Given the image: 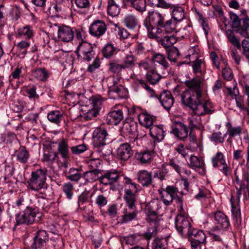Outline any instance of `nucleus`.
<instances>
[{"label": "nucleus", "instance_id": "79ce46f5", "mask_svg": "<svg viewBox=\"0 0 249 249\" xmlns=\"http://www.w3.org/2000/svg\"><path fill=\"white\" fill-rule=\"evenodd\" d=\"M212 161L214 167L220 168L221 166L226 163L224 156L221 152H218L212 159Z\"/></svg>", "mask_w": 249, "mask_h": 249}, {"label": "nucleus", "instance_id": "7c9ffc66", "mask_svg": "<svg viewBox=\"0 0 249 249\" xmlns=\"http://www.w3.org/2000/svg\"><path fill=\"white\" fill-rule=\"evenodd\" d=\"M81 171L80 169L71 168L67 173L66 178L72 181L77 182L82 177Z\"/></svg>", "mask_w": 249, "mask_h": 249}, {"label": "nucleus", "instance_id": "c85d7f7f", "mask_svg": "<svg viewBox=\"0 0 249 249\" xmlns=\"http://www.w3.org/2000/svg\"><path fill=\"white\" fill-rule=\"evenodd\" d=\"M186 86L189 88L188 90H191L197 93H202L201 89V80L200 78L193 79L191 80L186 81L185 83Z\"/></svg>", "mask_w": 249, "mask_h": 249}, {"label": "nucleus", "instance_id": "a18cd8bd", "mask_svg": "<svg viewBox=\"0 0 249 249\" xmlns=\"http://www.w3.org/2000/svg\"><path fill=\"white\" fill-rule=\"evenodd\" d=\"M190 160V163L189 166L192 169L203 168L204 166V162L201 161L196 156L192 155Z\"/></svg>", "mask_w": 249, "mask_h": 249}, {"label": "nucleus", "instance_id": "0e129e2a", "mask_svg": "<svg viewBox=\"0 0 249 249\" xmlns=\"http://www.w3.org/2000/svg\"><path fill=\"white\" fill-rule=\"evenodd\" d=\"M99 111L98 109L92 108L86 113L85 118L87 120H91L99 114Z\"/></svg>", "mask_w": 249, "mask_h": 249}, {"label": "nucleus", "instance_id": "c756f323", "mask_svg": "<svg viewBox=\"0 0 249 249\" xmlns=\"http://www.w3.org/2000/svg\"><path fill=\"white\" fill-rule=\"evenodd\" d=\"M17 160L21 163H26L30 157L29 151L25 146H21L16 154Z\"/></svg>", "mask_w": 249, "mask_h": 249}, {"label": "nucleus", "instance_id": "2eb2a0df", "mask_svg": "<svg viewBox=\"0 0 249 249\" xmlns=\"http://www.w3.org/2000/svg\"><path fill=\"white\" fill-rule=\"evenodd\" d=\"M120 177L117 172L108 171L100 176V182L105 185H112L118 181Z\"/></svg>", "mask_w": 249, "mask_h": 249}, {"label": "nucleus", "instance_id": "3c124183", "mask_svg": "<svg viewBox=\"0 0 249 249\" xmlns=\"http://www.w3.org/2000/svg\"><path fill=\"white\" fill-rule=\"evenodd\" d=\"M124 69L130 68L134 66V56L132 55H127L123 60L122 64Z\"/></svg>", "mask_w": 249, "mask_h": 249}, {"label": "nucleus", "instance_id": "cd10ccee", "mask_svg": "<svg viewBox=\"0 0 249 249\" xmlns=\"http://www.w3.org/2000/svg\"><path fill=\"white\" fill-rule=\"evenodd\" d=\"M172 11V18L173 20L181 21L185 18V13L184 8L178 5H174Z\"/></svg>", "mask_w": 249, "mask_h": 249}, {"label": "nucleus", "instance_id": "b1692460", "mask_svg": "<svg viewBox=\"0 0 249 249\" xmlns=\"http://www.w3.org/2000/svg\"><path fill=\"white\" fill-rule=\"evenodd\" d=\"M137 123L134 122H124L120 129L121 135L125 136L134 134L137 130Z\"/></svg>", "mask_w": 249, "mask_h": 249}, {"label": "nucleus", "instance_id": "4d7b16f0", "mask_svg": "<svg viewBox=\"0 0 249 249\" xmlns=\"http://www.w3.org/2000/svg\"><path fill=\"white\" fill-rule=\"evenodd\" d=\"M227 35L228 38L231 43L234 46L237 47L238 49H240L241 46L240 45V42L235 37L232 32L230 31L229 33H227Z\"/></svg>", "mask_w": 249, "mask_h": 249}, {"label": "nucleus", "instance_id": "412c9836", "mask_svg": "<svg viewBox=\"0 0 249 249\" xmlns=\"http://www.w3.org/2000/svg\"><path fill=\"white\" fill-rule=\"evenodd\" d=\"M137 179L143 186H149L152 182V174L146 170H141L137 174Z\"/></svg>", "mask_w": 249, "mask_h": 249}, {"label": "nucleus", "instance_id": "9b49d317", "mask_svg": "<svg viewBox=\"0 0 249 249\" xmlns=\"http://www.w3.org/2000/svg\"><path fill=\"white\" fill-rule=\"evenodd\" d=\"M49 236L45 230H38L34 237V242L31 246L32 249H41L48 241Z\"/></svg>", "mask_w": 249, "mask_h": 249}, {"label": "nucleus", "instance_id": "f257e3e1", "mask_svg": "<svg viewBox=\"0 0 249 249\" xmlns=\"http://www.w3.org/2000/svg\"><path fill=\"white\" fill-rule=\"evenodd\" d=\"M147 18L148 23H145V26L151 38L157 39L162 32L171 33L176 30L177 22L172 18L166 19L165 15L159 12H149Z\"/></svg>", "mask_w": 249, "mask_h": 249}, {"label": "nucleus", "instance_id": "423d86ee", "mask_svg": "<svg viewBox=\"0 0 249 249\" xmlns=\"http://www.w3.org/2000/svg\"><path fill=\"white\" fill-rule=\"evenodd\" d=\"M175 223L178 232L183 237H186L192 227L190 220L185 216L179 214L176 216Z\"/></svg>", "mask_w": 249, "mask_h": 249}, {"label": "nucleus", "instance_id": "6ab92c4d", "mask_svg": "<svg viewBox=\"0 0 249 249\" xmlns=\"http://www.w3.org/2000/svg\"><path fill=\"white\" fill-rule=\"evenodd\" d=\"M124 191V199L127 207H136L135 204L136 198L134 192H136L137 190H134L133 188H131L130 187H125Z\"/></svg>", "mask_w": 249, "mask_h": 249}, {"label": "nucleus", "instance_id": "37998d69", "mask_svg": "<svg viewBox=\"0 0 249 249\" xmlns=\"http://www.w3.org/2000/svg\"><path fill=\"white\" fill-rule=\"evenodd\" d=\"M147 80L151 84H155L159 81L161 76L155 70L149 71L146 75Z\"/></svg>", "mask_w": 249, "mask_h": 249}, {"label": "nucleus", "instance_id": "69168bd1", "mask_svg": "<svg viewBox=\"0 0 249 249\" xmlns=\"http://www.w3.org/2000/svg\"><path fill=\"white\" fill-rule=\"evenodd\" d=\"M80 48L83 54L93 52L91 45L87 42H84Z\"/></svg>", "mask_w": 249, "mask_h": 249}, {"label": "nucleus", "instance_id": "393cba45", "mask_svg": "<svg viewBox=\"0 0 249 249\" xmlns=\"http://www.w3.org/2000/svg\"><path fill=\"white\" fill-rule=\"evenodd\" d=\"M100 175H102L101 170L98 169H94L84 172L83 176L86 182H91L97 180L100 181Z\"/></svg>", "mask_w": 249, "mask_h": 249}, {"label": "nucleus", "instance_id": "49530a36", "mask_svg": "<svg viewBox=\"0 0 249 249\" xmlns=\"http://www.w3.org/2000/svg\"><path fill=\"white\" fill-rule=\"evenodd\" d=\"M167 241L164 238H156L152 244L153 249H166Z\"/></svg>", "mask_w": 249, "mask_h": 249}, {"label": "nucleus", "instance_id": "052dcab7", "mask_svg": "<svg viewBox=\"0 0 249 249\" xmlns=\"http://www.w3.org/2000/svg\"><path fill=\"white\" fill-rule=\"evenodd\" d=\"M230 19L231 22V26L232 28H238L240 25V21L237 15L233 13H230Z\"/></svg>", "mask_w": 249, "mask_h": 249}, {"label": "nucleus", "instance_id": "4c0bfd02", "mask_svg": "<svg viewBox=\"0 0 249 249\" xmlns=\"http://www.w3.org/2000/svg\"><path fill=\"white\" fill-rule=\"evenodd\" d=\"M233 196H231V212L232 217L234 220L237 223L241 224V213H240V207L239 205L237 204L235 205L232 201Z\"/></svg>", "mask_w": 249, "mask_h": 249}, {"label": "nucleus", "instance_id": "5fc2aeb1", "mask_svg": "<svg viewBox=\"0 0 249 249\" xmlns=\"http://www.w3.org/2000/svg\"><path fill=\"white\" fill-rule=\"evenodd\" d=\"M159 193L163 200V202L165 205L168 206L172 203L173 200L174 199L172 196H170L168 195L169 194L164 192L163 193L162 192H160L159 191Z\"/></svg>", "mask_w": 249, "mask_h": 249}, {"label": "nucleus", "instance_id": "09e8293b", "mask_svg": "<svg viewBox=\"0 0 249 249\" xmlns=\"http://www.w3.org/2000/svg\"><path fill=\"white\" fill-rule=\"evenodd\" d=\"M92 108L100 111L103 104V98L100 95L93 96L91 97Z\"/></svg>", "mask_w": 249, "mask_h": 249}, {"label": "nucleus", "instance_id": "a211bd4d", "mask_svg": "<svg viewBox=\"0 0 249 249\" xmlns=\"http://www.w3.org/2000/svg\"><path fill=\"white\" fill-rule=\"evenodd\" d=\"M158 98L161 105L166 110H169L173 105L174 99L169 90L162 92Z\"/></svg>", "mask_w": 249, "mask_h": 249}, {"label": "nucleus", "instance_id": "4468645a", "mask_svg": "<svg viewBox=\"0 0 249 249\" xmlns=\"http://www.w3.org/2000/svg\"><path fill=\"white\" fill-rule=\"evenodd\" d=\"M172 128L173 133L180 139L183 140L187 137L188 128L182 122L175 121Z\"/></svg>", "mask_w": 249, "mask_h": 249}, {"label": "nucleus", "instance_id": "1a4fd4ad", "mask_svg": "<svg viewBox=\"0 0 249 249\" xmlns=\"http://www.w3.org/2000/svg\"><path fill=\"white\" fill-rule=\"evenodd\" d=\"M107 26L105 21L97 19L94 20L89 27V33L93 36L99 38L105 34Z\"/></svg>", "mask_w": 249, "mask_h": 249}, {"label": "nucleus", "instance_id": "58836bf2", "mask_svg": "<svg viewBox=\"0 0 249 249\" xmlns=\"http://www.w3.org/2000/svg\"><path fill=\"white\" fill-rule=\"evenodd\" d=\"M18 33L19 36L25 39L31 38L34 35L32 28L29 25L18 29Z\"/></svg>", "mask_w": 249, "mask_h": 249}, {"label": "nucleus", "instance_id": "6e6d98bb", "mask_svg": "<svg viewBox=\"0 0 249 249\" xmlns=\"http://www.w3.org/2000/svg\"><path fill=\"white\" fill-rule=\"evenodd\" d=\"M71 149L73 154L79 155L85 151L87 148L85 144H82L72 146L71 147Z\"/></svg>", "mask_w": 249, "mask_h": 249}, {"label": "nucleus", "instance_id": "c03bdc74", "mask_svg": "<svg viewBox=\"0 0 249 249\" xmlns=\"http://www.w3.org/2000/svg\"><path fill=\"white\" fill-rule=\"evenodd\" d=\"M34 75L41 81H45L49 76L47 71L45 68H39L34 71Z\"/></svg>", "mask_w": 249, "mask_h": 249}, {"label": "nucleus", "instance_id": "864d4df0", "mask_svg": "<svg viewBox=\"0 0 249 249\" xmlns=\"http://www.w3.org/2000/svg\"><path fill=\"white\" fill-rule=\"evenodd\" d=\"M98 149L97 151L100 154L101 156L107 157L112 154V150L109 146H96Z\"/></svg>", "mask_w": 249, "mask_h": 249}, {"label": "nucleus", "instance_id": "a878e982", "mask_svg": "<svg viewBox=\"0 0 249 249\" xmlns=\"http://www.w3.org/2000/svg\"><path fill=\"white\" fill-rule=\"evenodd\" d=\"M58 153L61 155L63 159H70L69 146L67 141L64 139L60 141L58 144Z\"/></svg>", "mask_w": 249, "mask_h": 249}, {"label": "nucleus", "instance_id": "8fccbe9b", "mask_svg": "<svg viewBox=\"0 0 249 249\" xmlns=\"http://www.w3.org/2000/svg\"><path fill=\"white\" fill-rule=\"evenodd\" d=\"M62 190L67 198L71 199L73 196V191L74 190L73 186L72 183L71 182L65 183L62 187Z\"/></svg>", "mask_w": 249, "mask_h": 249}, {"label": "nucleus", "instance_id": "0eeeda50", "mask_svg": "<svg viewBox=\"0 0 249 249\" xmlns=\"http://www.w3.org/2000/svg\"><path fill=\"white\" fill-rule=\"evenodd\" d=\"M160 204L158 199H153L146 205L145 212L148 217L147 220L148 222L156 221Z\"/></svg>", "mask_w": 249, "mask_h": 249}, {"label": "nucleus", "instance_id": "7ed1b4c3", "mask_svg": "<svg viewBox=\"0 0 249 249\" xmlns=\"http://www.w3.org/2000/svg\"><path fill=\"white\" fill-rule=\"evenodd\" d=\"M202 93L186 90L181 95V102L186 106L189 107L195 112L202 101Z\"/></svg>", "mask_w": 249, "mask_h": 249}, {"label": "nucleus", "instance_id": "473e14b6", "mask_svg": "<svg viewBox=\"0 0 249 249\" xmlns=\"http://www.w3.org/2000/svg\"><path fill=\"white\" fill-rule=\"evenodd\" d=\"M131 7L138 12L142 13L146 9V0H132L128 2Z\"/></svg>", "mask_w": 249, "mask_h": 249}, {"label": "nucleus", "instance_id": "39448f33", "mask_svg": "<svg viewBox=\"0 0 249 249\" xmlns=\"http://www.w3.org/2000/svg\"><path fill=\"white\" fill-rule=\"evenodd\" d=\"M108 94L113 95V98H123L126 96V91L124 88L119 83L120 79L110 78L107 79Z\"/></svg>", "mask_w": 249, "mask_h": 249}, {"label": "nucleus", "instance_id": "338daca9", "mask_svg": "<svg viewBox=\"0 0 249 249\" xmlns=\"http://www.w3.org/2000/svg\"><path fill=\"white\" fill-rule=\"evenodd\" d=\"M100 66V61L98 58H96L93 62L89 65L87 71L90 73H92L94 71L98 69Z\"/></svg>", "mask_w": 249, "mask_h": 249}, {"label": "nucleus", "instance_id": "bb28decb", "mask_svg": "<svg viewBox=\"0 0 249 249\" xmlns=\"http://www.w3.org/2000/svg\"><path fill=\"white\" fill-rule=\"evenodd\" d=\"M136 158L142 163H149L154 156L153 151H144L136 154Z\"/></svg>", "mask_w": 249, "mask_h": 249}, {"label": "nucleus", "instance_id": "c9c22d12", "mask_svg": "<svg viewBox=\"0 0 249 249\" xmlns=\"http://www.w3.org/2000/svg\"><path fill=\"white\" fill-rule=\"evenodd\" d=\"M123 21L126 26L129 29H133L138 25V19L136 16L132 14L126 16L123 20Z\"/></svg>", "mask_w": 249, "mask_h": 249}, {"label": "nucleus", "instance_id": "a19ab883", "mask_svg": "<svg viewBox=\"0 0 249 249\" xmlns=\"http://www.w3.org/2000/svg\"><path fill=\"white\" fill-rule=\"evenodd\" d=\"M117 51V49L114 47L112 44L107 43L102 49V53L106 58H109L112 56Z\"/></svg>", "mask_w": 249, "mask_h": 249}, {"label": "nucleus", "instance_id": "e433bc0d", "mask_svg": "<svg viewBox=\"0 0 249 249\" xmlns=\"http://www.w3.org/2000/svg\"><path fill=\"white\" fill-rule=\"evenodd\" d=\"M139 121L142 125L149 128L152 125L154 120L150 115L142 113L139 116Z\"/></svg>", "mask_w": 249, "mask_h": 249}, {"label": "nucleus", "instance_id": "72a5a7b5", "mask_svg": "<svg viewBox=\"0 0 249 249\" xmlns=\"http://www.w3.org/2000/svg\"><path fill=\"white\" fill-rule=\"evenodd\" d=\"M177 40L178 39L175 36H167L161 38L160 42L167 50L173 47L172 46L177 42Z\"/></svg>", "mask_w": 249, "mask_h": 249}, {"label": "nucleus", "instance_id": "f3484780", "mask_svg": "<svg viewBox=\"0 0 249 249\" xmlns=\"http://www.w3.org/2000/svg\"><path fill=\"white\" fill-rule=\"evenodd\" d=\"M214 110L211 102L209 101L202 100L195 113L199 116H201L205 114H212L214 112Z\"/></svg>", "mask_w": 249, "mask_h": 249}, {"label": "nucleus", "instance_id": "ea45409f", "mask_svg": "<svg viewBox=\"0 0 249 249\" xmlns=\"http://www.w3.org/2000/svg\"><path fill=\"white\" fill-rule=\"evenodd\" d=\"M47 118L50 122L58 124L62 120L63 115L58 110H53L48 114Z\"/></svg>", "mask_w": 249, "mask_h": 249}, {"label": "nucleus", "instance_id": "2f4dec72", "mask_svg": "<svg viewBox=\"0 0 249 249\" xmlns=\"http://www.w3.org/2000/svg\"><path fill=\"white\" fill-rule=\"evenodd\" d=\"M120 12L119 6L116 4L114 0H108L107 2V12L111 17H116Z\"/></svg>", "mask_w": 249, "mask_h": 249}, {"label": "nucleus", "instance_id": "6e6552de", "mask_svg": "<svg viewBox=\"0 0 249 249\" xmlns=\"http://www.w3.org/2000/svg\"><path fill=\"white\" fill-rule=\"evenodd\" d=\"M93 138L95 146H105L110 141L107 130L103 128H97L93 133Z\"/></svg>", "mask_w": 249, "mask_h": 249}, {"label": "nucleus", "instance_id": "4be33fe9", "mask_svg": "<svg viewBox=\"0 0 249 249\" xmlns=\"http://www.w3.org/2000/svg\"><path fill=\"white\" fill-rule=\"evenodd\" d=\"M54 143V142H51L48 144L44 145V152L43 159L44 161L53 162L57 157L58 153L52 149V144Z\"/></svg>", "mask_w": 249, "mask_h": 249}, {"label": "nucleus", "instance_id": "ddd939ff", "mask_svg": "<svg viewBox=\"0 0 249 249\" xmlns=\"http://www.w3.org/2000/svg\"><path fill=\"white\" fill-rule=\"evenodd\" d=\"M132 155L133 151L128 143L121 144L117 150V157L121 160H127Z\"/></svg>", "mask_w": 249, "mask_h": 249}, {"label": "nucleus", "instance_id": "f8f14e48", "mask_svg": "<svg viewBox=\"0 0 249 249\" xmlns=\"http://www.w3.org/2000/svg\"><path fill=\"white\" fill-rule=\"evenodd\" d=\"M120 219L121 223H127L137 219L138 211L137 207H127L122 211Z\"/></svg>", "mask_w": 249, "mask_h": 249}, {"label": "nucleus", "instance_id": "774afa93", "mask_svg": "<svg viewBox=\"0 0 249 249\" xmlns=\"http://www.w3.org/2000/svg\"><path fill=\"white\" fill-rule=\"evenodd\" d=\"M157 234V228L154 227L150 228L147 230V231L144 233V237L147 240H150L152 237H154Z\"/></svg>", "mask_w": 249, "mask_h": 249}, {"label": "nucleus", "instance_id": "e2e57ef3", "mask_svg": "<svg viewBox=\"0 0 249 249\" xmlns=\"http://www.w3.org/2000/svg\"><path fill=\"white\" fill-rule=\"evenodd\" d=\"M168 165L174 169L178 174H180L181 166L179 162L176 160L175 159H171L168 163Z\"/></svg>", "mask_w": 249, "mask_h": 249}, {"label": "nucleus", "instance_id": "13d9d810", "mask_svg": "<svg viewBox=\"0 0 249 249\" xmlns=\"http://www.w3.org/2000/svg\"><path fill=\"white\" fill-rule=\"evenodd\" d=\"M212 141L215 143H223L224 142V136L220 132H214L210 137Z\"/></svg>", "mask_w": 249, "mask_h": 249}, {"label": "nucleus", "instance_id": "aec40b11", "mask_svg": "<svg viewBox=\"0 0 249 249\" xmlns=\"http://www.w3.org/2000/svg\"><path fill=\"white\" fill-rule=\"evenodd\" d=\"M124 118L123 111L120 110L111 111L107 114V124L111 125L118 124Z\"/></svg>", "mask_w": 249, "mask_h": 249}, {"label": "nucleus", "instance_id": "603ef678", "mask_svg": "<svg viewBox=\"0 0 249 249\" xmlns=\"http://www.w3.org/2000/svg\"><path fill=\"white\" fill-rule=\"evenodd\" d=\"M109 70L114 73H118L124 69L122 64H119L115 62H110L108 64Z\"/></svg>", "mask_w": 249, "mask_h": 249}, {"label": "nucleus", "instance_id": "bf43d9fd", "mask_svg": "<svg viewBox=\"0 0 249 249\" xmlns=\"http://www.w3.org/2000/svg\"><path fill=\"white\" fill-rule=\"evenodd\" d=\"M206 236L203 231L198 232L196 237L189 239L190 241H194L200 243H206Z\"/></svg>", "mask_w": 249, "mask_h": 249}, {"label": "nucleus", "instance_id": "680f3d73", "mask_svg": "<svg viewBox=\"0 0 249 249\" xmlns=\"http://www.w3.org/2000/svg\"><path fill=\"white\" fill-rule=\"evenodd\" d=\"M222 72L223 77L225 79L230 81L233 78V75L231 70L230 68H225L223 69Z\"/></svg>", "mask_w": 249, "mask_h": 249}, {"label": "nucleus", "instance_id": "dca6fc26", "mask_svg": "<svg viewBox=\"0 0 249 249\" xmlns=\"http://www.w3.org/2000/svg\"><path fill=\"white\" fill-rule=\"evenodd\" d=\"M57 34L58 38L66 42L71 40L74 37V33L71 28L65 25L58 27Z\"/></svg>", "mask_w": 249, "mask_h": 249}, {"label": "nucleus", "instance_id": "f03ea898", "mask_svg": "<svg viewBox=\"0 0 249 249\" xmlns=\"http://www.w3.org/2000/svg\"><path fill=\"white\" fill-rule=\"evenodd\" d=\"M47 170L39 169L31 173V177L27 181L32 190L38 191L47 185L46 181Z\"/></svg>", "mask_w": 249, "mask_h": 249}, {"label": "nucleus", "instance_id": "20e7f679", "mask_svg": "<svg viewBox=\"0 0 249 249\" xmlns=\"http://www.w3.org/2000/svg\"><path fill=\"white\" fill-rule=\"evenodd\" d=\"M39 213L37 210L30 207H27L24 211L16 215L15 226L20 224L30 225L36 221V218Z\"/></svg>", "mask_w": 249, "mask_h": 249}, {"label": "nucleus", "instance_id": "de8ad7c7", "mask_svg": "<svg viewBox=\"0 0 249 249\" xmlns=\"http://www.w3.org/2000/svg\"><path fill=\"white\" fill-rule=\"evenodd\" d=\"M168 58L171 61H176L178 57L180 55L178 49L176 47H171L166 50Z\"/></svg>", "mask_w": 249, "mask_h": 249}, {"label": "nucleus", "instance_id": "9d476101", "mask_svg": "<svg viewBox=\"0 0 249 249\" xmlns=\"http://www.w3.org/2000/svg\"><path fill=\"white\" fill-rule=\"evenodd\" d=\"M215 227L212 228V231H217L223 229H227L230 224L227 216L220 211L214 213Z\"/></svg>", "mask_w": 249, "mask_h": 249}, {"label": "nucleus", "instance_id": "f704fd0d", "mask_svg": "<svg viewBox=\"0 0 249 249\" xmlns=\"http://www.w3.org/2000/svg\"><path fill=\"white\" fill-rule=\"evenodd\" d=\"M151 59L153 62L160 64L163 67L164 70H167L169 68L168 63L166 60L164 55L161 53H153Z\"/></svg>", "mask_w": 249, "mask_h": 249}, {"label": "nucleus", "instance_id": "5701e85b", "mask_svg": "<svg viewBox=\"0 0 249 249\" xmlns=\"http://www.w3.org/2000/svg\"><path fill=\"white\" fill-rule=\"evenodd\" d=\"M164 131L162 125H153L150 128V135L158 142L162 140L164 137Z\"/></svg>", "mask_w": 249, "mask_h": 249}]
</instances>
